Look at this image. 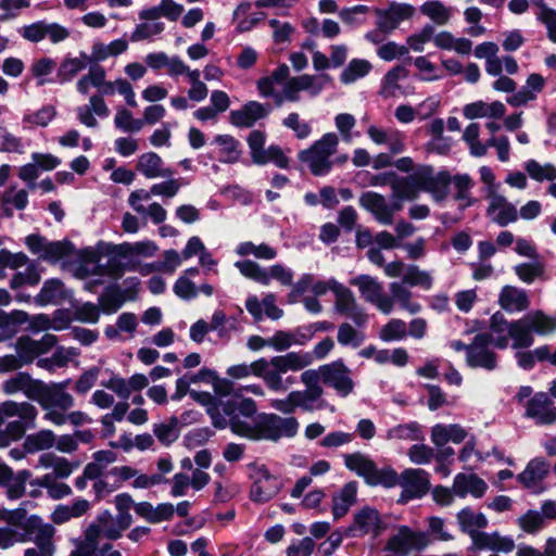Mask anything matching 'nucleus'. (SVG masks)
I'll list each match as a JSON object with an SVG mask.
<instances>
[{
    "label": "nucleus",
    "mask_w": 556,
    "mask_h": 556,
    "mask_svg": "<svg viewBox=\"0 0 556 556\" xmlns=\"http://www.w3.org/2000/svg\"><path fill=\"white\" fill-rule=\"evenodd\" d=\"M314 356L308 352H289L270 358L261 357L254 362L240 363L227 368L226 374L232 380L247 379L251 376L261 378L266 387L274 392H285L294 382L293 377L283 378L289 371H300L308 367Z\"/></svg>",
    "instance_id": "f257e3e1"
},
{
    "label": "nucleus",
    "mask_w": 556,
    "mask_h": 556,
    "mask_svg": "<svg viewBox=\"0 0 556 556\" xmlns=\"http://www.w3.org/2000/svg\"><path fill=\"white\" fill-rule=\"evenodd\" d=\"M299 422L294 417H280L275 414L262 415L254 422L233 420L231 430L235 434L250 440L277 441L283 437H294Z\"/></svg>",
    "instance_id": "f03ea898"
},
{
    "label": "nucleus",
    "mask_w": 556,
    "mask_h": 556,
    "mask_svg": "<svg viewBox=\"0 0 556 556\" xmlns=\"http://www.w3.org/2000/svg\"><path fill=\"white\" fill-rule=\"evenodd\" d=\"M94 88L101 96H113L118 93L124 97L127 105L137 108L136 93L131 84L125 78L115 80L106 79V72L100 65H93L88 73L83 75L76 83V89L79 93L87 96Z\"/></svg>",
    "instance_id": "7ed1b4c3"
},
{
    "label": "nucleus",
    "mask_w": 556,
    "mask_h": 556,
    "mask_svg": "<svg viewBox=\"0 0 556 556\" xmlns=\"http://www.w3.org/2000/svg\"><path fill=\"white\" fill-rule=\"evenodd\" d=\"M247 470L250 482L249 498L253 503L265 504L270 502L285 486L281 475L264 463H249Z\"/></svg>",
    "instance_id": "20e7f679"
},
{
    "label": "nucleus",
    "mask_w": 556,
    "mask_h": 556,
    "mask_svg": "<svg viewBox=\"0 0 556 556\" xmlns=\"http://www.w3.org/2000/svg\"><path fill=\"white\" fill-rule=\"evenodd\" d=\"M339 138L334 132H327L308 149L300 152L299 159L316 175H326L332 167L331 157L336 154Z\"/></svg>",
    "instance_id": "39448f33"
},
{
    "label": "nucleus",
    "mask_w": 556,
    "mask_h": 556,
    "mask_svg": "<svg viewBox=\"0 0 556 556\" xmlns=\"http://www.w3.org/2000/svg\"><path fill=\"white\" fill-rule=\"evenodd\" d=\"M370 485H383L393 488L401 485L403 491L399 497V503H406L417 496V471L415 469H406L401 477L391 467L378 468L374 466L372 472L367 481Z\"/></svg>",
    "instance_id": "423d86ee"
},
{
    "label": "nucleus",
    "mask_w": 556,
    "mask_h": 556,
    "mask_svg": "<svg viewBox=\"0 0 556 556\" xmlns=\"http://www.w3.org/2000/svg\"><path fill=\"white\" fill-rule=\"evenodd\" d=\"M68 381L61 383L47 384L41 381L37 397V402L43 409V420L50 422V416L53 414H63L72 408L75 400L72 394L65 391Z\"/></svg>",
    "instance_id": "0eeeda50"
},
{
    "label": "nucleus",
    "mask_w": 556,
    "mask_h": 556,
    "mask_svg": "<svg viewBox=\"0 0 556 556\" xmlns=\"http://www.w3.org/2000/svg\"><path fill=\"white\" fill-rule=\"evenodd\" d=\"M235 267L245 278L264 286L269 285L273 279L286 287L291 286L293 282V271L281 264L264 268L251 260H242L237 261Z\"/></svg>",
    "instance_id": "6e6552de"
},
{
    "label": "nucleus",
    "mask_w": 556,
    "mask_h": 556,
    "mask_svg": "<svg viewBox=\"0 0 556 556\" xmlns=\"http://www.w3.org/2000/svg\"><path fill=\"white\" fill-rule=\"evenodd\" d=\"M356 287L363 300L376 306L381 313L390 314L393 309V299L386 292L383 285L369 275H358L350 280Z\"/></svg>",
    "instance_id": "1a4fd4ad"
},
{
    "label": "nucleus",
    "mask_w": 556,
    "mask_h": 556,
    "mask_svg": "<svg viewBox=\"0 0 556 556\" xmlns=\"http://www.w3.org/2000/svg\"><path fill=\"white\" fill-rule=\"evenodd\" d=\"M419 191L428 192L438 203L446 200L452 185V175L448 170L433 172L432 166L419 164Z\"/></svg>",
    "instance_id": "9d476101"
},
{
    "label": "nucleus",
    "mask_w": 556,
    "mask_h": 556,
    "mask_svg": "<svg viewBox=\"0 0 556 556\" xmlns=\"http://www.w3.org/2000/svg\"><path fill=\"white\" fill-rule=\"evenodd\" d=\"M56 343L58 338L51 333L43 334L39 340L22 336L15 341L14 349L23 366H26L47 354Z\"/></svg>",
    "instance_id": "9b49d317"
},
{
    "label": "nucleus",
    "mask_w": 556,
    "mask_h": 556,
    "mask_svg": "<svg viewBox=\"0 0 556 556\" xmlns=\"http://www.w3.org/2000/svg\"><path fill=\"white\" fill-rule=\"evenodd\" d=\"M492 333L480 332L473 337L475 349L467 355L466 363L470 368L494 370L497 367V355L489 350Z\"/></svg>",
    "instance_id": "f8f14e48"
},
{
    "label": "nucleus",
    "mask_w": 556,
    "mask_h": 556,
    "mask_svg": "<svg viewBox=\"0 0 556 556\" xmlns=\"http://www.w3.org/2000/svg\"><path fill=\"white\" fill-rule=\"evenodd\" d=\"M334 309L337 313L350 318L356 326H364L367 323V314L364 308L356 302L352 291L343 286L338 285L334 289Z\"/></svg>",
    "instance_id": "ddd939ff"
},
{
    "label": "nucleus",
    "mask_w": 556,
    "mask_h": 556,
    "mask_svg": "<svg viewBox=\"0 0 556 556\" xmlns=\"http://www.w3.org/2000/svg\"><path fill=\"white\" fill-rule=\"evenodd\" d=\"M323 382L333 388L341 396H348L354 389L351 370L342 361L321 366Z\"/></svg>",
    "instance_id": "4468645a"
},
{
    "label": "nucleus",
    "mask_w": 556,
    "mask_h": 556,
    "mask_svg": "<svg viewBox=\"0 0 556 556\" xmlns=\"http://www.w3.org/2000/svg\"><path fill=\"white\" fill-rule=\"evenodd\" d=\"M525 416L538 425H552L556 421V407L545 392H536L527 402Z\"/></svg>",
    "instance_id": "2eb2a0df"
},
{
    "label": "nucleus",
    "mask_w": 556,
    "mask_h": 556,
    "mask_svg": "<svg viewBox=\"0 0 556 556\" xmlns=\"http://www.w3.org/2000/svg\"><path fill=\"white\" fill-rule=\"evenodd\" d=\"M24 532H27L28 538L29 534L33 535V541L36 544V547L43 549V554L47 556H53L55 552V546L53 543V536L55 533V529L50 523H43L40 518L31 516L28 519L27 529Z\"/></svg>",
    "instance_id": "dca6fc26"
},
{
    "label": "nucleus",
    "mask_w": 556,
    "mask_h": 556,
    "mask_svg": "<svg viewBox=\"0 0 556 556\" xmlns=\"http://www.w3.org/2000/svg\"><path fill=\"white\" fill-rule=\"evenodd\" d=\"M359 204L384 225L392 223L394 211L401 207L397 203H394L393 207L390 206L383 195L372 191L364 192L359 198Z\"/></svg>",
    "instance_id": "f3484780"
},
{
    "label": "nucleus",
    "mask_w": 556,
    "mask_h": 556,
    "mask_svg": "<svg viewBox=\"0 0 556 556\" xmlns=\"http://www.w3.org/2000/svg\"><path fill=\"white\" fill-rule=\"evenodd\" d=\"M38 410L29 402L5 401L0 403V427L5 418L18 417L23 425L33 429L36 427Z\"/></svg>",
    "instance_id": "a211bd4d"
},
{
    "label": "nucleus",
    "mask_w": 556,
    "mask_h": 556,
    "mask_svg": "<svg viewBox=\"0 0 556 556\" xmlns=\"http://www.w3.org/2000/svg\"><path fill=\"white\" fill-rule=\"evenodd\" d=\"M269 113V108L257 101H249L239 110H233L229 114L230 123L240 128H250L260 119L265 118Z\"/></svg>",
    "instance_id": "6ab92c4d"
},
{
    "label": "nucleus",
    "mask_w": 556,
    "mask_h": 556,
    "mask_svg": "<svg viewBox=\"0 0 556 556\" xmlns=\"http://www.w3.org/2000/svg\"><path fill=\"white\" fill-rule=\"evenodd\" d=\"M40 383L41 380L34 379L29 374L20 371L4 380L1 384V389L7 395L21 392L27 399L35 401Z\"/></svg>",
    "instance_id": "aec40b11"
},
{
    "label": "nucleus",
    "mask_w": 556,
    "mask_h": 556,
    "mask_svg": "<svg viewBox=\"0 0 556 556\" xmlns=\"http://www.w3.org/2000/svg\"><path fill=\"white\" fill-rule=\"evenodd\" d=\"M245 308L256 321L262 320L265 316L277 320L283 315V311L276 305V296L273 293L266 294L262 301L256 295H249Z\"/></svg>",
    "instance_id": "412c9836"
},
{
    "label": "nucleus",
    "mask_w": 556,
    "mask_h": 556,
    "mask_svg": "<svg viewBox=\"0 0 556 556\" xmlns=\"http://www.w3.org/2000/svg\"><path fill=\"white\" fill-rule=\"evenodd\" d=\"M380 523L378 511L370 507H364L354 515L350 531L354 536L366 534L376 536L379 533Z\"/></svg>",
    "instance_id": "4be33fe9"
},
{
    "label": "nucleus",
    "mask_w": 556,
    "mask_h": 556,
    "mask_svg": "<svg viewBox=\"0 0 556 556\" xmlns=\"http://www.w3.org/2000/svg\"><path fill=\"white\" fill-rule=\"evenodd\" d=\"M137 170L148 179L172 177L174 172L164 166L162 157L155 152H146L138 159Z\"/></svg>",
    "instance_id": "5701e85b"
},
{
    "label": "nucleus",
    "mask_w": 556,
    "mask_h": 556,
    "mask_svg": "<svg viewBox=\"0 0 556 556\" xmlns=\"http://www.w3.org/2000/svg\"><path fill=\"white\" fill-rule=\"evenodd\" d=\"M135 513L150 523H160L174 517L175 506L172 503L153 506L149 502H140L135 505Z\"/></svg>",
    "instance_id": "b1692460"
},
{
    "label": "nucleus",
    "mask_w": 556,
    "mask_h": 556,
    "mask_svg": "<svg viewBox=\"0 0 556 556\" xmlns=\"http://www.w3.org/2000/svg\"><path fill=\"white\" fill-rule=\"evenodd\" d=\"M549 473V464L544 457H534L526 466L525 470L517 475V480L525 488L530 489L536 482L543 481Z\"/></svg>",
    "instance_id": "393cba45"
},
{
    "label": "nucleus",
    "mask_w": 556,
    "mask_h": 556,
    "mask_svg": "<svg viewBox=\"0 0 556 556\" xmlns=\"http://www.w3.org/2000/svg\"><path fill=\"white\" fill-rule=\"evenodd\" d=\"M56 114V108L51 104L42 105L35 111H26L22 117V128L24 130L46 128L53 122Z\"/></svg>",
    "instance_id": "a878e982"
},
{
    "label": "nucleus",
    "mask_w": 556,
    "mask_h": 556,
    "mask_svg": "<svg viewBox=\"0 0 556 556\" xmlns=\"http://www.w3.org/2000/svg\"><path fill=\"white\" fill-rule=\"evenodd\" d=\"M498 303L508 313L522 312L530 305L526 291L511 286L503 287L498 296Z\"/></svg>",
    "instance_id": "bb28decb"
},
{
    "label": "nucleus",
    "mask_w": 556,
    "mask_h": 556,
    "mask_svg": "<svg viewBox=\"0 0 556 556\" xmlns=\"http://www.w3.org/2000/svg\"><path fill=\"white\" fill-rule=\"evenodd\" d=\"M157 245L151 240L124 242L112 247V253L122 258L134 256L151 257L157 251Z\"/></svg>",
    "instance_id": "cd10ccee"
},
{
    "label": "nucleus",
    "mask_w": 556,
    "mask_h": 556,
    "mask_svg": "<svg viewBox=\"0 0 556 556\" xmlns=\"http://www.w3.org/2000/svg\"><path fill=\"white\" fill-rule=\"evenodd\" d=\"M217 147L218 160L222 163H237L241 157V144L238 139L231 135H217L213 139Z\"/></svg>",
    "instance_id": "c85d7f7f"
},
{
    "label": "nucleus",
    "mask_w": 556,
    "mask_h": 556,
    "mask_svg": "<svg viewBox=\"0 0 556 556\" xmlns=\"http://www.w3.org/2000/svg\"><path fill=\"white\" fill-rule=\"evenodd\" d=\"M357 483L355 481L348 482L332 497V515L334 519H340L348 514L351 506L356 502Z\"/></svg>",
    "instance_id": "c756f323"
},
{
    "label": "nucleus",
    "mask_w": 556,
    "mask_h": 556,
    "mask_svg": "<svg viewBox=\"0 0 556 556\" xmlns=\"http://www.w3.org/2000/svg\"><path fill=\"white\" fill-rule=\"evenodd\" d=\"M89 509L90 503L85 498H78L68 505H58L51 514V520L55 525H63L71 519L84 516Z\"/></svg>",
    "instance_id": "7c9ffc66"
},
{
    "label": "nucleus",
    "mask_w": 556,
    "mask_h": 556,
    "mask_svg": "<svg viewBox=\"0 0 556 556\" xmlns=\"http://www.w3.org/2000/svg\"><path fill=\"white\" fill-rule=\"evenodd\" d=\"M338 285H340V282H338L336 279L315 280L313 275L305 274L294 285L293 293L302 294L311 290L315 295H324L328 291L334 292V289H337Z\"/></svg>",
    "instance_id": "2f4dec72"
},
{
    "label": "nucleus",
    "mask_w": 556,
    "mask_h": 556,
    "mask_svg": "<svg viewBox=\"0 0 556 556\" xmlns=\"http://www.w3.org/2000/svg\"><path fill=\"white\" fill-rule=\"evenodd\" d=\"M79 355V351L75 348H58L50 357L38 358L37 366L50 372L55 371L58 368H63L68 365L74 358Z\"/></svg>",
    "instance_id": "473e14b6"
},
{
    "label": "nucleus",
    "mask_w": 556,
    "mask_h": 556,
    "mask_svg": "<svg viewBox=\"0 0 556 556\" xmlns=\"http://www.w3.org/2000/svg\"><path fill=\"white\" fill-rule=\"evenodd\" d=\"M417 283V269L409 268L404 275L402 281L392 282L390 289L393 299L397 301L403 307L412 309V292L407 287H414Z\"/></svg>",
    "instance_id": "72a5a7b5"
},
{
    "label": "nucleus",
    "mask_w": 556,
    "mask_h": 556,
    "mask_svg": "<svg viewBox=\"0 0 556 556\" xmlns=\"http://www.w3.org/2000/svg\"><path fill=\"white\" fill-rule=\"evenodd\" d=\"M532 332V328L530 327V324L525 315L520 319L511 321L508 327V336L514 341L513 348H530L534 342Z\"/></svg>",
    "instance_id": "f704fd0d"
},
{
    "label": "nucleus",
    "mask_w": 556,
    "mask_h": 556,
    "mask_svg": "<svg viewBox=\"0 0 556 556\" xmlns=\"http://www.w3.org/2000/svg\"><path fill=\"white\" fill-rule=\"evenodd\" d=\"M413 13V8L404 4H392L387 11L379 12L378 26L383 31L394 29L397 24Z\"/></svg>",
    "instance_id": "c9c22d12"
},
{
    "label": "nucleus",
    "mask_w": 556,
    "mask_h": 556,
    "mask_svg": "<svg viewBox=\"0 0 556 556\" xmlns=\"http://www.w3.org/2000/svg\"><path fill=\"white\" fill-rule=\"evenodd\" d=\"M39 465L43 468H51L54 478L65 479L78 467L77 463H72L64 457L54 454H43L39 458Z\"/></svg>",
    "instance_id": "e433bc0d"
},
{
    "label": "nucleus",
    "mask_w": 556,
    "mask_h": 556,
    "mask_svg": "<svg viewBox=\"0 0 556 556\" xmlns=\"http://www.w3.org/2000/svg\"><path fill=\"white\" fill-rule=\"evenodd\" d=\"M65 298L64 286L59 279L47 280L40 292L34 298V302L39 306L47 304H56Z\"/></svg>",
    "instance_id": "4c0bfd02"
},
{
    "label": "nucleus",
    "mask_w": 556,
    "mask_h": 556,
    "mask_svg": "<svg viewBox=\"0 0 556 556\" xmlns=\"http://www.w3.org/2000/svg\"><path fill=\"white\" fill-rule=\"evenodd\" d=\"M235 252L241 257L253 255L255 258L264 261H271L277 256L276 249L264 242L255 244L252 241H242L237 244Z\"/></svg>",
    "instance_id": "58836bf2"
},
{
    "label": "nucleus",
    "mask_w": 556,
    "mask_h": 556,
    "mask_svg": "<svg viewBox=\"0 0 556 556\" xmlns=\"http://www.w3.org/2000/svg\"><path fill=\"white\" fill-rule=\"evenodd\" d=\"M343 460L349 470L354 471L359 477H363L366 482L368 481L375 466V463L368 456L359 452H355L345 454L343 456Z\"/></svg>",
    "instance_id": "ea45409f"
},
{
    "label": "nucleus",
    "mask_w": 556,
    "mask_h": 556,
    "mask_svg": "<svg viewBox=\"0 0 556 556\" xmlns=\"http://www.w3.org/2000/svg\"><path fill=\"white\" fill-rule=\"evenodd\" d=\"M90 63V58L86 53H80L79 56L65 59L58 72L61 83L72 80L78 73L84 71Z\"/></svg>",
    "instance_id": "a19ab883"
},
{
    "label": "nucleus",
    "mask_w": 556,
    "mask_h": 556,
    "mask_svg": "<svg viewBox=\"0 0 556 556\" xmlns=\"http://www.w3.org/2000/svg\"><path fill=\"white\" fill-rule=\"evenodd\" d=\"M55 434L52 430L42 429L26 437L24 441L25 451L36 453L49 450L54 446Z\"/></svg>",
    "instance_id": "79ce46f5"
},
{
    "label": "nucleus",
    "mask_w": 556,
    "mask_h": 556,
    "mask_svg": "<svg viewBox=\"0 0 556 556\" xmlns=\"http://www.w3.org/2000/svg\"><path fill=\"white\" fill-rule=\"evenodd\" d=\"M392 198L397 201L412 200L417 192V178L414 176L399 177L392 181Z\"/></svg>",
    "instance_id": "37998d69"
},
{
    "label": "nucleus",
    "mask_w": 556,
    "mask_h": 556,
    "mask_svg": "<svg viewBox=\"0 0 556 556\" xmlns=\"http://www.w3.org/2000/svg\"><path fill=\"white\" fill-rule=\"evenodd\" d=\"M101 534L103 533L98 522L90 525L85 531L83 541L70 556H90L93 552L98 551L97 545Z\"/></svg>",
    "instance_id": "c03bdc74"
},
{
    "label": "nucleus",
    "mask_w": 556,
    "mask_h": 556,
    "mask_svg": "<svg viewBox=\"0 0 556 556\" xmlns=\"http://www.w3.org/2000/svg\"><path fill=\"white\" fill-rule=\"evenodd\" d=\"M28 321V314L21 309L5 312L0 308V330L7 334H15L18 328Z\"/></svg>",
    "instance_id": "a18cd8bd"
},
{
    "label": "nucleus",
    "mask_w": 556,
    "mask_h": 556,
    "mask_svg": "<svg viewBox=\"0 0 556 556\" xmlns=\"http://www.w3.org/2000/svg\"><path fill=\"white\" fill-rule=\"evenodd\" d=\"M309 338L299 331L289 332L279 330L269 338V346L276 351H286L292 345L304 344Z\"/></svg>",
    "instance_id": "49530a36"
},
{
    "label": "nucleus",
    "mask_w": 556,
    "mask_h": 556,
    "mask_svg": "<svg viewBox=\"0 0 556 556\" xmlns=\"http://www.w3.org/2000/svg\"><path fill=\"white\" fill-rule=\"evenodd\" d=\"M457 521L460 530L467 534L472 530L484 529L489 523L484 514H475L470 507H465L457 514Z\"/></svg>",
    "instance_id": "de8ad7c7"
},
{
    "label": "nucleus",
    "mask_w": 556,
    "mask_h": 556,
    "mask_svg": "<svg viewBox=\"0 0 556 556\" xmlns=\"http://www.w3.org/2000/svg\"><path fill=\"white\" fill-rule=\"evenodd\" d=\"M407 77V72L404 67H395L392 71H389L384 76L381 94L384 98L396 97L401 93L402 89V80Z\"/></svg>",
    "instance_id": "09e8293b"
},
{
    "label": "nucleus",
    "mask_w": 556,
    "mask_h": 556,
    "mask_svg": "<svg viewBox=\"0 0 556 556\" xmlns=\"http://www.w3.org/2000/svg\"><path fill=\"white\" fill-rule=\"evenodd\" d=\"M532 331L545 336L556 330V318L547 316L543 311H534L525 315Z\"/></svg>",
    "instance_id": "8fccbe9b"
},
{
    "label": "nucleus",
    "mask_w": 556,
    "mask_h": 556,
    "mask_svg": "<svg viewBox=\"0 0 556 556\" xmlns=\"http://www.w3.org/2000/svg\"><path fill=\"white\" fill-rule=\"evenodd\" d=\"M371 70V64L362 59H353L342 71L340 80L344 85H350L359 78L365 77Z\"/></svg>",
    "instance_id": "3c124183"
},
{
    "label": "nucleus",
    "mask_w": 556,
    "mask_h": 556,
    "mask_svg": "<svg viewBox=\"0 0 556 556\" xmlns=\"http://www.w3.org/2000/svg\"><path fill=\"white\" fill-rule=\"evenodd\" d=\"M415 543V534L407 528H401L399 532L389 540L387 548L395 554L405 555L414 547Z\"/></svg>",
    "instance_id": "603ef678"
},
{
    "label": "nucleus",
    "mask_w": 556,
    "mask_h": 556,
    "mask_svg": "<svg viewBox=\"0 0 556 556\" xmlns=\"http://www.w3.org/2000/svg\"><path fill=\"white\" fill-rule=\"evenodd\" d=\"M37 484L47 490L49 497L52 500H61L72 494V489L68 484L59 482L51 473H46L38 479Z\"/></svg>",
    "instance_id": "864d4df0"
},
{
    "label": "nucleus",
    "mask_w": 556,
    "mask_h": 556,
    "mask_svg": "<svg viewBox=\"0 0 556 556\" xmlns=\"http://www.w3.org/2000/svg\"><path fill=\"white\" fill-rule=\"evenodd\" d=\"M55 67L56 62L53 59L40 58L31 63L29 72L31 76L36 79V85L41 87L49 83L48 76L53 73Z\"/></svg>",
    "instance_id": "5fc2aeb1"
},
{
    "label": "nucleus",
    "mask_w": 556,
    "mask_h": 556,
    "mask_svg": "<svg viewBox=\"0 0 556 556\" xmlns=\"http://www.w3.org/2000/svg\"><path fill=\"white\" fill-rule=\"evenodd\" d=\"M250 8L251 4L244 2L239 4L235 11V18L238 20L237 29L241 33L251 30L264 17V14L261 12L248 14Z\"/></svg>",
    "instance_id": "6e6d98bb"
},
{
    "label": "nucleus",
    "mask_w": 556,
    "mask_h": 556,
    "mask_svg": "<svg viewBox=\"0 0 556 556\" xmlns=\"http://www.w3.org/2000/svg\"><path fill=\"white\" fill-rule=\"evenodd\" d=\"M25 151L26 143L23 138L0 126V152L23 154Z\"/></svg>",
    "instance_id": "4d7b16f0"
},
{
    "label": "nucleus",
    "mask_w": 556,
    "mask_h": 556,
    "mask_svg": "<svg viewBox=\"0 0 556 556\" xmlns=\"http://www.w3.org/2000/svg\"><path fill=\"white\" fill-rule=\"evenodd\" d=\"M114 126L124 132H138L142 129L143 122L134 118L129 110L119 108L114 116Z\"/></svg>",
    "instance_id": "13d9d810"
},
{
    "label": "nucleus",
    "mask_w": 556,
    "mask_h": 556,
    "mask_svg": "<svg viewBox=\"0 0 556 556\" xmlns=\"http://www.w3.org/2000/svg\"><path fill=\"white\" fill-rule=\"evenodd\" d=\"M525 168L528 175L536 181H554L556 179V167L551 163L541 165L535 160H529L526 162Z\"/></svg>",
    "instance_id": "bf43d9fd"
},
{
    "label": "nucleus",
    "mask_w": 556,
    "mask_h": 556,
    "mask_svg": "<svg viewBox=\"0 0 556 556\" xmlns=\"http://www.w3.org/2000/svg\"><path fill=\"white\" fill-rule=\"evenodd\" d=\"M126 300V295L117 288H110L99 298V306L104 313L112 314L115 313Z\"/></svg>",
    "instance_id": "052dcab7"
},
{
    "label": "nucleus",
    "mask_w": 556,
    "mask_h": 556,
    "mask_svg": "<svg viewBox=\"0 0 556 556\" xmlns=\"http://www.w3.org/2000/svg\"><path fill=\"white\" fill-rule=\"evenodd\" d=\"M26 428L28 427L22 421H10L4 428L0 427V448L8 447L11 443L22 439Z\"/></svg>",
    "instance_id": "680f3d73"
},
{
    "label": "nucleus",
    "mask_w": 556,
    "mask_h": 556,
    "mask_svg": "<svg viewBox=\"0 0 556 556\" xmlns=\"http://www.w3.org/2000/svg\"><path fill=\"white\" fill-rule=\"evenodd\" d=\"M419 11L429 16L435 24L444 25L450 20V12L441 1H427L419 7Z\"/></svg>",
    "instance_id": "e2e57ef3"
},
{
    "label": "nucleus",
    "mask_w": 556,
    "mask_h": 556,
    "mask_svg": "<svg viewBox=\"0 0 556 556\" xmlns=\"http://www.w3.org/2000/svg\"><path fill=\"white\" fill-rule=\"evenodd\" d=\"M50 424L54 426H63L67 422L72 424L73 426H83L86 424H91L92 418L81 410H73V412H65L63 414H53L50 416Z\"/></svg>",
    "instance_id": "0e129e2a"
},
{
    "label": "nucleus",
    "mask_w": 556,
    "mask_h": 556,
    "mask_svg": "<svg viewBox=\"0 0 556 556\" xmlns=\"http://www.w3.org/2000/svg\"><path fill=\"white\" fill-rule=\"evenodd\" d=\"M40 281V273L35 265H29L25 271L14 274L10 280V287L17 290L23 286H37Z\"/></svg>",
    "instance_id": "69168bd1"
},
{
    "label": "nucleus",
    "mask_w": 556,
    "mask_h": 556,
    "mask_svg": "<svg viewBox=\"0 0 556 556\" xmlns=\"http://www.w3.org/2000/svg\"><path fill=\"white\" fill-rule=\"evenodd\" d=\"M302 78L300 76L291 77L285 81L282 91L276 96V103L281 104L283 101L296 102L300 100V92L302 89Z\"/></svg>",
    "instance_id": "338daca9"
},
{
    "label": "nucleus",
    "mask_w": 556,
    "mask_h": 556,
    "mask_svg": "<svg viewBox=\"0 0 556 556\" xmlns=\"http://www.w3.org/2000/svg\"><path fill=\"white\" fill-rule=\"evenodd\" d=\"M165 29V24L163 22H148L144 21L138 24L135 27V30L131 34L132 41H141L146 39H150L154 36L160 35Z\"/></svg>",
    "instance_id": "774afa93"
}]
</instances>
